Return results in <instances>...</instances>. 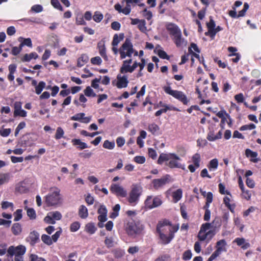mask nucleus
Wrapping results in <instances>:
<instances>
[{"instance_id": "1", "label": "nucleus", "mask_w": 261, "mask_h": 261, "mask_svg": "<svg viewBox=\"0 0 261 261\" xmlns=\"http://www.w3.org/2000/svg\"><path fill=\"white\" fill-rule=\"evenodd\" d=\"M181 158L175 153H162L160 154L157 163L162 165L164 162H166V165L170 169L179 168L185 170V165L180 163Z\"/></svg>"}, {"instance_id": "2", "label": "nucleus", "mask_w": 261, "mask_h": 261, "mask_svg": "<svg viewBox=\"0 0 261 261\" xmlns=\"http://www.w3.org/2000/svg\"><path fill=\"white\" fill-rule=\"evenodd\" d=\"M214 223H205L200 227V230L198 233L197 238L200 241H206L208 243L215 236L216 232L214 229H211Z\"/></svg>"}, {"instance_id": "3", "label": "nucleus", "mask_w": 261, "mask_h": 261, "mask_svg": "<svg viewBox=\"0 0 261 261\" xmlns=\"http://www.w3.org/2000/svg\"><path fill=\"white\" fill-rule=\"evenodd\" d=\"M166 29L169 34L173 36V40L177 47H180L185 43V39L182 38L180 29L173 23H170L166 25Z\"/></svg>"}, {"instance_id": "4", "label": "nucleus", "mask_w": 261, "mask_h": 261, "mask_svg": "<svg viewBox=\"0 0 261 261\" xmlns=\"http://www.w3.org/2000/svg\"><path fill=\"white\" fill-rule=\"evenodd\" d=\"M179 229V224L172 225L170 222L164 219L159 222L156 227V231L158 232H163L165 233H174Z\"/></svg>"}, {"instance_id": "5", "label": "nucleus", "mask_w": 261, "mask_h": 261, "mask_svg": "<svg viewBox=\"0 0 261 261\" xmlns=\"http://www.w3.org/2000/svg\"><path fill=\"white\" fill-rule=\"evenodd\" d=\"M143 228L142 225L139 221L134 220H128L125 226V230L127 234L133 237L140 234Z\"/></svg>"}, {"instance_id": "6", "label": "nucleus", "mask_w": 261, "mask_h": 261, "mask_svg": "<svg viewBox=\"0 0 261 261\" xmlns=\"http://www.w3.org/2000/svg\"><path fill=\"white\" fill-rule=\"evenodd\" d=\"M163 203L162 197L161 195L147 196L144 201V209L146 211L156 208Z\"/></svg>"}, {"instance_id": "7", "label": "nucleus", "mask_w": 261, "mask_h": 261, "mask_svg": "<svg viewBox=\"0 0 261 261\" xmlns=\"http://www.w3.org/2000/svg\"><path fill=\"white\" fill-rule=\"evenodd\" d=\"M60 190L56 188H51L49 193L45 197V204L47 206H53L57 204L60 200Z\"/></svg>"}, {"instance_id": "8", "label": "nucleus", "mask_w": 261, "mask_h": 261, "mask_svg": "<svg viewBox=\"0 0 261 261\" xmlns=\"http://www.w3.org/2000/svg\"><path fill=\"white\" fill-rule=\"evenodd\" d=\"M134 52L133 45L129 39L126 38L124 43L119 49L121 59H123L126 56L131 57Z\"/></svg>"}, {"instance_id": "9", "label": "nucleus", "mask_w": 261, "mask_h": 261, "mask_svg": "<svg viewBox=\"0 0 261 261\" xmlns=\"http://www.w3.org/2000/svg\"><path fill=\"white\" fill-rule=\"evenodd\" d=\"M164 91L166 93L178 99L185 105H187L189 102V100L182 91L172 90L170 86L166 87L164 88Z\"/></svg>"}, {"instance_id": "10", "label": "nucleus", "mask_w": 261, "mask_h": 261, "mask_svg": "<svg viewBox=\"0 0 261 261\" xmlns=\"http://www.w3.org/2000/svg\"><path fill=\"white\" fill-rule=\"evenodd\" d=\"M142 193V188L138 185H133V187L130 191L128 201L129 203L133 204L138 201L139 197Z\"/></svg>"}, {"instance_id": "11", "label": "nucleus", "mask_w": 261, "mask_h": 261, "mask_svg": "<svg viewBox=\"0 0 261 261\" xmlns=\"http://www.w3.org/2000/svg\"><path fill=\"white\" fill-rule=\"evenodd\" d=\"M171 176L169 174H166L161 178L154 179L152 181V184L154 189L158 190L164 186L166 184L171 181Z\"/></svg>"}, {"instance_id": "12", "label": "nucleus", "mask_w": 261, "mask_h": 261, "mask_svg": "<svg viewBox=\"0 0 261 261\" xmlns=\"http://www.w3.org/2000/svg\"><path fill=\"white\" fill-rule=\"evenodd\" d=\"M25 247L22 245H19L17 247L13 246H10L8 249V253L10 256L23 255L25 252Z\"/></svg>"}, {"instance_id": "13", "label": "nucleus", "mask_w": 261, "mask_h": 261, "mask_svg": "<svg viewBox=\"0 0 261 261\" xmlns=\"http://www.w3.org/2000/svg\"><path fill=\"white\" fill-rule=\"evenodd\" d=\"M110 191L112 193L122 197H125L127 195L126 191L122 187L115 184L111 185Z\"/></svg>"}, {"instance_id": "14", "label": "nucleus", "mask_w": 261, "mask_h": 261, "mask_svg": "<svg viewBox=\"0 0 261 261\" xmlns=\"http://www.w3.org/2000/svg\"><path fill=\"white\" fill-rule=\"evenodd\" d=\"M61 213H48V215L44 218V221L47 224H54L56 221L61 219Z\"/></svg>"}, {"instance_id": "15", "label": "nucleus", "mask_w": 261, "mask_h": 261, "mask_svg": "<svg viewBox=\"0 0 261 261\" xmlns=\"http://www.w3.org/2000/svg\"><path fill=\"white\" fill-rule=\"evenodd\" d=\"M117 79V82L116 83V86L118 88L122 89L127 87L128 84V81L126 75L121 76L120 75H118Z\"/></svg>"}, {"instance_id": "16", "label": "nucleus", "mask_w": 261, "mask_h": 261, "mask_svg": "<svg viewBox=\"0 0 261 261\" xmlns=\"http://www.w3.org/2000/svg\"><path fill=\"white\" fill-rule=\"evenodd\" d=\"M39 234L36 231L30 232L26 240L31 246H34L39 241Z\"/></svg>"}, {"instance_id": "17", "label": "nucleus", "mask_w": 261, "mask_h": 261, "mask_svg": "<svg viewBox=\"0 0 261 261\" xmlns=\"http://www.w3.org/2000/svg\"><path fill=\"white\" fill-rule=\"evenodd\" d=\"M97 48L98 49L99 55L103 58V59L108 61V57L106 54V48L105 46V42L104 41H100L97 43Z\"/></svg>"}, {"instance_id": "18", "label": "nucleus", "mask_w": 261, "mask_h": 261, "mask_svg": "<svg viewBox=\"0 0 261 261\" xmlns=\"http://www.w3.org/2000/svg\"><path fill=\"white\" fill-rule=\"evenodd\" d=\"M226 113L225 110H222L220 111H219L217 114L216 115L218 116L219 118H221V122L220 124V126L222 129L224 128V126L225 125V123H227V119L226 117Z\"/></svg>"}, {"instance_id": "19", "label": "nucleus", "mask_w": 261, "mask_h": 261, "mask_svg": "<svg viewBox=\"0 0 261 261\" xmlns=\"http://www.w3.org/2000/svg\"><path fill=\"white\" fill-rule=\"evenodd\" d=\"M160 237L163 244H168L174 237V233H165L163 232H158Z\"/></svg>"}, {"instance_id": "20", "label": "nucleus", "mask_w": 261, "mask_h": 261, "mask_svg": "<svg viewBox=\"0 0 261 261\" xmlns=\"http://www.w3.org/2000/svg\"><path fill=\"white\" fill-rule=\"evenodd\" d=\"M245 155L247 158L250 157V161L253 163H257L259 161L256 157L258 155V153L256 152L253 151L250 149H246L245 150Z\"/></svg>"}, {"instance_id": "21", "label": "nucleus", "mask_w": 261, "mask_h": 261, "mask_svg": "<svg viewBox=\"0 0 261 261\" xmlns=\"http://www.w3.org/2000/svg\"><path fill=\"white\" fill-rule=\"evenodd\" d=\"M206 26L208 29V31L205 32L204 34L205 36H209L211 37L216 27L215 22L212 18H210V21L206 23Z\"/></svg>"}, {"instance_id": "22", "label": "nucleus", "mask_w": 261, "mask_h": 261, "mask_svg": "<svg viewBox=\"0 0 261 261\" xmlns=\"http://www.w3.org/2000/svg\"><path fill=\"white\" fill-rule=\"evenodd\" d=\"M71 142L73 146H76L79 150H82L88 148V146L86 143L83 142L80 139H73L71 140Z\"/></svg>"}, {"instance_id": "23", "label": "nucleus", "mask_w": 261, "mask_h": 261, "mask_svg": "<svg viewBox=\"0 0 261 261\" xmlns=\"http://www.w3.org/2000/svg\"><path fill=\"white\" fill-rule=\"evenodd\" d=\"M234 242L236 243L238 246H241V248L245 250L250 247V244L246 242L245 239L237 238L234 240Z\"/></svg>"}, {"instance_id": "24", "label": "nucleus", "mask_w": 261, "mask_h": 261, "mask_svg": "<svg viewBox=\"0 0 261 261\" xmlns=\"http://www.w3.org/2000/svg\"><path fill=\"white\" fill-rule=\"evenodd\" d=\"M182 196V191L181 189H178L172 193L173 201L175 203L179 201Z\"/></svg>"}, {"instance_id": "25", "label": "nucleus", "mask_w": 261, "mask_h": 261, "mask_svg": "<svg viewBox=\"0 0 261 261\" xmlns=\"http://www.w3.org/2000/svg\"><path fill=\"white\" fill-rule=\"evenodd\" d=\"M206 202L204 206V208L205 209V212H210L208 210V208L210 206V204L211 203L213 200V194L211 192H208L207 193L206 197Z\"/></svg>"}, {"instance_id": "26", "label": "nucleus", "mask_w": 261, "mask_h": 261, "mask_svg": "<svg viewBox=\"0 0 261 261\" xmlns=\"http://www.w3.org/2000/svg\"><path fill=\"white\" fill-rule=\"evenodd\" d=\"M38 58V54L35 52H32L29 54H25L21 58V61L23 62H30L32 59H36Z\"/></svg>"}, {"instance_id": "27", "label": "nucleus", "mask_w": 261, "mask_h": 261, "mask_svg": "<svg viewBox=\"0 0 261 261\" xmlns=\"http://www.w3.org/2000/svg\"><path fill=\"white\" fill-rule=\"evenodd\" d=\"M124 34L121 33L118 36L117 34H115L113 36L112 45L113 46H117L120 41L122 40L124 38Z\"/></svg>"}, {"instance_id": "28", "label": "nucleus", "mask_w": 261, "mask_h": 261, "mask_svg": "<svg viewBox=\"0 0 261 261\" xmlns=\"http://www.w3.org/2000/svg\"><path fill=\"white\" fill-rule=\"evenodd\" d=\"M230 199L229 197L225 196L223 198V203L225 204V206L231 211V212H233L236 205L234 203H230Z\"/></svg>"}, {"instance_id": "29", "label": "nucleus", "mask_w": 261, "mask_h": 261, "mask_svg": "<svg viewBox=\"0 0 261 261\" xmlns=\"http://www.w3.org/2000/svg\"><path fill=\"white\" fill-rule=\"evenodd\" d=\"M218 166V161L217 159H214L209 162L207 167L210 171L215 170Z\"/></svg>"}, {"instance_id": "30", "label": "nucleus", "mask_w": 261, "mask_h": 261, "mask_svg": "<svg viewBox=\"0 0 261 261\" xmlns=\"http://www.w3.org/2000/svg\"><path fill=\"white\" fill-rule=\"evenodd\" d=\"M192 161L196 167L199 168L200 167V162L201 161L200 154L198 153L194 154L192 157Z\"/></svg>"}, {"instance_id": "31", "label": "nucleus", "mask_w": 261, "mask_h": 261, "mask_svg": "<svg viewBox=\"0 0 261 261\" xmlns=\"http://www.w3.org/2000/svg\"><path fill=\"white\" fill-rule=\"evenodd\" d=\"M11 229L13 233L15 236L20 234L22 231L21 225L19 223L14 224Z\"/></svg>"}, {"instance_id": "32", "label": "nucleus", "mask_w": 261, "mask_h": 261, "mask_svg": "<svg viewBox=\"0 0 261 261\" xmlns=\"http://www.w3.org/2000/svg\"><path fill=\"white\" fill-rule=\"evenodd\" d=\"M96 230V228L93 223H89L85 226V230L90 234L94 233Z\"/></svg>"}, {"instance_id": "33", "label": "nucleus", "mask_w": 261, "mask_h": 261, "mask_svg": "<svg viewBox=\"0 0 261 261\" xmlns=\"http://www.w3.org/2000/svg\"><path fill=\"white\" fill-rule=\"evenodd\" d=\"M120 72L121 73H124L127 72H133V69L132 68V66H130L128 64L123 63L120 69Z\"/></svg>"}, {"instance_id": "34", "label": "nucleus", "mask_w": 261, "mask_h": 261, "mask_svg": "<svg viewBox=\"0 0 261 261\" xmlns=\"http://www.w3.org/2000/svg\"><path fill=\"white\" fill-rule=\"evenodd\" d=\"M159 126L155 123H153L148 125V130L153 135H155L159 130Z\"/></svg>"}, {"instance_id": "35", "label": "nucleus", "mask_w": 261, "mask_h": 261, "mask_svg": "<svg viewBox=\"0 0 261 261\" xmlns=\"http://www.w3.org/2000/svg\"><path fill=\"white\" fill-rule=\"evenodd\" d=\"M20 39H23V41L22 42H21V43L20 44V45L21 46V47L22 48L24 46H27L30 47H32V40L30 38L23 39L22 37H20L19 38V41H20Z\"/></svg>"}, {"instance_id": "36", "label": "nucleus", "mask_w": 261, "mask_h": 261, "mask_svg": "<svg viewBox=\"0 0 261 261\" xmlns=\"http://www.w3.org/2000/svg\"><path fill=\"white\" fill-rule=\"evenodd\" d=\"M46 84L43 81H40L35 87V92L37 94H41L43 89L45 87Z\"/></svg>"}, {"instance_id": "37", "label": "nucleus", "mask_w": 261, "mask_h": 261, "mask_svg": "<svg viewBox=\"0 0 261 261\" xmlns=\"http://www.w3.org/2000/svg\"><path fill=\"white\" fill-rule=\"evenodd\" d=\"M103 18V14L100 12L96 11L94 12L93 19L96 22H100L102 20Z\"/></svg>"}, {"instance_id": "38", "label": "nucleus", "mask_w": 261, "mask_h": 261, "mask_svg": "<svg viewBox=\"0 0 261 261\" xmlns=\"http://www.w3.org/2000/svg\"><path fill=\"white\" fill-rule=\"evenodd\" d=\"M84 94L87 97H95L96 96V93L94 92L93 89L90 86H88L84 90Z\"/></svg>"}, {"instance_id": "39", "label": "nucleus", "mask_w": 261, "mask_h": 261, "mask_svg": "<svg viewBox=\"0 0 261 261\" xmlns=\"http://www.w3.org/2000/svg\"><path fill=\"white\" fill-rule=\"evenodd\" d=\"M1 204L3 210H6L8 208H10L11 211H14V206L12 202L8 201H3Z\"/></svg>"}, {"instance_id": "40", "label": "nucleus", "mask_w": 261, "mask_h": 261, "mask_svg": "<svg viewBox=\"0 0 261 261\" xmlns=\"http://www.w3.org/2000/svg\"><path fill=\"white\" fill-rule=\"evenodd\" d=\"M114 142H110L109 140H106L103 144V147L108 149H113L115 147Z\"/></svg>"}, {"instance_id": "41", "label": "nucleus", "mask_w": 261, "mask_h": 261, "mask_svg": "<svg viewBox=\"0 0 261 261\" xmlns=\"http://www.w3.org/2000/svg\"><path fill=\"white\" fill-rule=\"evenodd\" d=\"M42 241L47 245H50L53 243V241L51 238L46 234H43L41 236Z\"/></svg>"}, {"instance_id": "42", "label": "nucleus", "mask_w": 261, "mask_h": 261, "mask_svg": "<svg viewBox=\"0 0 261 261\" xmlns=\"http://www.w3.org/2000/svg\"><path fill=\"white\" fill-rule=\"evenodd\" d=\"M64 132L61 127H58L57 129L55 138L56 140H59L63 137Z\"/></svg>"}, {"instance_id": "43", "label": "nucleus", "mask_w": 261, "mask_h": 261, "mask_svg": "<svg viewBox=\"0 0 261 261\" xmlns=\"http://www.w3.org/2000/svg\"><path fill=\"white\" fill-rule=\"evenodd\" d=\"M138 28L142 32H145L146 31V21L144 19H141L138 25Z\"/></svg>"}, {"instance_id": "44", "label": "nucleus", "mask_w": 261, "mask_h": 261, "mask_svg": "<svg viewBox=\"0 0 261 261\" xmlns=\"http://www.w3.org/2000/svg\"><path fill=\"white\" fill-rule=\"evenodd\" d=\"M50 3L55 8L61 11H63V7L58 0H51Z\"/></svg>"}, {"instance_id": "45", "label": "nucleus", "mask_w": 261, "mask_h": 261, "mask_svg": "<svg viewBox=\"0 0 261 261\" xmlns=\"http://www.w3.org/2000/svg\"><path fill=\"white\" fill-rule=\"evenodd\" d=\"M256 126L255 124L253 123H250L249 124H246L242 125L240 128V130L244 131L246 130H252L255 128Z\"/></svg>"}, {"instance_id": "46", "label": "nucleus", "mask_w": 261, "mask_h": 261, "mask_svg": "<svg viewBox=\"0 0 261 261\" xmlns=\"http://www.w3.org/2000/svg\"><path fill=\"white\" fill-rule=\"evenodd\" d=\"M85 114L84 113H77L71 117V120L74 121H81L84 118Z\"/></svg>"}, {"instance_id": "47", "label": "nucleus", "mask_w": 261, "mask_h": 261, "mask_svg": "<svg viewBox=\"0 0 261 261\" xmlns=\"http://www.w3.org/2000/svg\"><path fill=\"white\" fill-rule=\"evenodd\" d=\"M91 63L93 65H100L102 60L99 56L95 57L91 59Z\"/></svg>"}, {"instance_id": "48", "label": "nucleus", "mask_w": 261, "mask_h": 261, "mask_svg": "<svg viewBox=\"0 0 261 261\" xmlns=\"http://www.w3.org/2000/svg\"><path fill=\"white\" fill-rule=\"evenodd\" d=\"M142 14L148 20H150L152 17V12L150 11H148L147 8H145L142 11Z\"/></svg>"}, {"instance_id": "49", "label": "nucleus", "mask_w": 261, "mask_h": 261, "mask_svg": "<svg viewBox=\"0 0 261 261\" xmlns=\"http://www.w3.org/2000/svg\"><path fill=\"white\" fill-rule=\"evenodd\" d=\"M14 115L15 116H20L21 117H24L27 116V112L21 109L18 110H15L14 112Z\"/></svg>"}, {"instance_id": "50", "label": "nucleus", "mask_w": 261, "mask_h": 261, "mask_svg": "<svg viewBox=\"0 0 261 261\" xmlns=\"http://www.w3.org/2000/svg\"><path fill=\"white\" fill-rule=\"evenodd\" d=\"M9 175L8 173L3 174L0 177V186L3 185L5 182H7L9 180Z\"/></svg>"}, {"instance_id": "51", "label": "nucleus", "mask_w": 261, "mask_h": 261, "mask_svg": "<svg viewBox=\"0 0 261 261\" xmlns=\"http://www.w3.org/2000/svg\"><path fill=\"white\" fill-rule=\"evenodd\" d=\"M22 48L20 45L18 47L14 46L12 48L11 53L14 56H17L21 51Z\"/></svg>"}, {"instance_id": "52", "label": "nucleus", "mask_w": 261, "mask_h": 261, "mask_svg": "<svg viewBox=\"0 0 261 261\" xmlns=\"http://www.w3.org/2000/svg\"><path fill=\"white\" fill-rule=\"evenodd\" d=\"M158 55L160 58L163 59H169V56L167 54V53L163 50L159 49L158 51Z\"/></svg>"}, {"instance_id": "53", "label": "nucleus", "mask_w": 261, "mask_h": 261, "mask_svg": "<svg viewBox=\"0 0 261 261\" xmlns=\"http://www.w3.org/2000/svg\"><path fill=\"white\" fill-rule=\"evenodd\" d=\"M80 227V224L78 222H74L72 223L70 225V229L72 232L76 231Z\"/></svg>"}, {"instance_id": "54", "label": "nucleus", "mask_w": 261, "mask_h": 261, "mask_svg": "<svg viewBox=\"0 0 261 261\" xmlns=\"http://www.w3.org/2000/svg\"><path fill=\"white\" fill-rule=\"evenodd\" d=\"M11 133V128H5L3 129H0V135L3 137H8Z\"/></svg>"}, {"instance_id": "55", "label": "nucleus", "mask_w": 261, "mask_h": 261, "mask_svg": "<svg viewBox=\"0 0 261 261\" xmlns=\"http://www.w3.org/2000/svg\"><path fill=\"white\" fill-rule=\"evenodd\" d=\"M31 10L35 13H39L43 11V7L40 5H35L32 7Z\"/></svg>"}, {"instance_id": "56", "label": "nucleus", "mask_w": 261, "mask_h": 261, "mask_svg": "<svg viewBox=\"0 0 261 261\" xmlns=\"http://www.w3.org/2000/svg\"><path fill=\"white\" fill-rule=\"evenodd\" d=\"M134 161L138 164H142L145 162V158L143 156H136L134 158Z\"/></svg>"}, {"instance_id": "57", "label": "nucleus", "mask_w": 261, "mask_h": 261, "mask_svg": "<svg viewBox=\"0 0 261 261\" xmlns=\"http://www.w3.org/2000/svg\"><path fill=\"white\" fill-rule=\"evenodd\" d=\"M76 24L77 25H85L86 22L84 21L83 16L82 15H78L75 19Z\"/></svg>"}, {"instance_id": "58", "label": "nucleus", "mask_w": 261, "mask_h": 261, "mask_svg": "<svg viewBox=\"0 0 261 261\" xmlns=\"http://www.w3.org/2000/svg\"><path fill=\"white\" fill-rule=\"evenodd\" d=\"M148 155L152 159L154 160L156 158L157 153L156 151L151 148H148Z\"/></svg>"}, {"instance_id": "59", "label": "nucleus", "mask_w": 261, "mask_h": 261, "mask_svg": "<svg viewBox=\"0 0 261 261\" xmlns=\"http://www.w3.org/2000/svg\"><path fill=\"white\" fill-rule=\"evenodd\" d=\"M214 61L215 63H217L218 66L222 68H225L226 67V64L224 62H222L219 58L216 57L214 59Z\"/></svg>"}, {"instance_id": "60", "label": "nucleus", "mask_w": 261, "mask_h": 261, "mask_svg": "<svg viewBox=\"0 0 261 261\" xmlns=\"http://www.w3.org/2000/svg\"><path fill=\"white\" fill-rule=\"evenodd\" d=\"M234 99L238 103H242L244 102V95L242 93H239L236 94L234 96Z\"/></svg>"}, {"instance_id": "61", "label": "nucleus", "mask_w": 261, "mask_h": 261, "mask_svg": "<svg viewBox=\"0 0 261 261\" xmlns=\"http://www.w3.org/2000/svg\"><path fill=\"white\" fill-rule=\"evenodd\" d=\"M192 257V253L190 250L186 251L182 256V259L185 260H189Z\"/></svg>"}, {"instance_id": "62", "label": "nucleus", "mask_w": 261, "mask_h": 261, "mask_svg": "<svg viewBox=\"0 0 261 261\" xmlns=\"http://www.w3.org/2000/svg\"><path fill=\"white\" fill-rule=\"evenodd\" d=\"M31 261H46L44 258L39 257L37 255L31 254L30 256Z\"/></svg>"}, {"instance_id": "63", "label": "nucleus", "mask_w": 261, "mask_h": 261, "mask_svg": "<svg viewBox=\"0 0 261 261\" xmlns=\"http://www.w3.org/2000/svg\"><path fill=\"white\" fill-rule=\"evenodd\" d=\"M92 155V153L88 151V150L84 151L80 153V155L85 159L90 158Z\"/></svg>"}, {"instance_id": "64", "label": "nucleus", "mask_w": 261, "mask_h": 261, "mask_svg": "<svg viewBox=\"0 0 261 261\" xmlns=\"http://www.w3.org/2000/svg\"><path fill=\"white\" fill-rule=\"evenodd\" d=\"M121 27L120 23L118 21H114L111 23V28L115 31H118Z\"/></svg>"}]
</instances>
